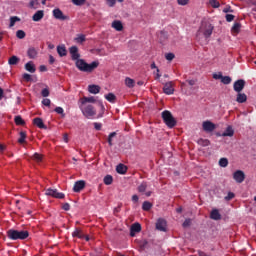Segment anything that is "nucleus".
<instances>
[{
	"label": "nucleus",
	"mask_w": 256,
	"mask_h": 256,
	"mask_svg": "<svg viewBox=\"0 0 256 256\" xmlns=\"http://www.w3.org/2000/svg\"><path fill=\"white\" fill-rule=\"evenodd\" d=\"M101 127H103L101 123H98V122L94 123V129H96V131H101Z\"/></svg>",
	"instance_id": "60"
},
{
	"label": "nucleus",
	"mask_w": 256,
	"mask_h": 256,
	"mask_svg": "<svg viewBox=\"0 0 256 256\" xmlns=\"http://www.w3.org/2000/svg\"><path fill=\"white\" fill-rule=\"evenodd\" d=\"M163 91L165 95H173L175 93V88L173 87V82H167L164 84Z\"/></svg>",
	"instance_id": "11"
},
{
	"label": "nucleus",
	"mask_w": 256,
	"mask_h": 256,
	"mask_svg": "<svg viewBox=\"0 0 256 256\" xmlns=\"http://www.w3.org/2000/svg\"><path fill=\"white\" fill-rule=\"evenodd\" d=\"M210 217L214 221H219V219H221V214L219 213L218 209H213L210 213Z\"/></svg>",
	"instance_id": "24"
},
{
	"label": "nucleus",
	"mask_w": 256,
	"mask_h": 256,
	"mask_svg": "<svg viewBox=\"0 0 256 256\" xmlns=\"http://www.w3.org/2000/svg\"><path fill=\"white\" fill-rule=\"evenodd\" d=\"M89 93H92V95H97L101 91V87L99 85H89L88 86Z\"/></svg>",
	"instance_id": "20"
},
{
	"label": "nucleus",
	"mask_w": 256,
	"mask_h": 256,
	"mask_svg": "<svg viewBox=\"0 0 256 256\" xmlns=\"http://www.w3.org/2000/svg\"><path fill=\"white\" fill-rule=\"evenodd\" d=\"M198 145H201V147H209V145H211V141H209V139H203L200 138L197 141Z\"/></svg>",
	"instance_id": "28"
},
{
	"label": "nucleus",
	"mask_w": 256,
	"mask_h": 256,
	"mask_svg": "<svg viewBox=\"0 0 256 256\" xmlns=\"http://www.w3.org/2000/svg\"><path fill=\"white\" fill-rule=\"evenodd\" d=\"M33 124L36 125L39 129H47V126H45V123H43V119L40 117L33 119Z\"/></svg>",
	"instance_id": "19"
},
{
	"label": "nucleus",
	"mask_w": 256,
	"mask_h": 256,
	"mask_svg": "<svg viewBox=\"0 0 256 256\" xmlns=\"http://www.w3.org/2000/svg\"><path fill=\"white\" fill-rule=\"evenodd\" d=\"M116 172L119 173V175H125V173H127V166L124 164H118L116 167Z\"/></svg>",
	"instance_id": "25"
},
{
	"label": "nucleus",
	"mask_w": 256,
	"mask_h": 256,
	"mask_svg": "<svg viewBox=\"0 0 256 256\" xmlns=\"http://www.w3.org/2000/svg\"><path fill=\"white\" fill-rule=\"evenodd\" d=\"M233 19H235V15H233V14H226V21L228 23H231V21H233Z\"/></svg>",
	"instance_id": "53"
},
{
	"label": "nucleus",
	"mask_w": 256,
	"mask_h": 256,
	"mask_svg": "<svg viewBox=\"0 0 256 256\" xmlns=\"http://www.w3.org/2000/svg\"><path fill=\"white\" fill-rule=\"evenodd\" d=\"M104 97L106 101H109V103H115V101H117V96L113 93H108Z\"/></svg>",
	"instance_id": "27"
},
{
	"label": "nucleus",
	"mask_w": 256,
	"mask_h": 256,
	"mask_svg": "<svg viewBox=\"0 0 256 256\" xmlns=\"http://www.w3.org/2000/svg\"><path fill=\"white\" fill-rule=\"evenodd\" d=\"M62 209H63L64 211H69V210L71 209V205H70L69 203H64V204L62 205Z\"/></svg>",
	"instance_id": "59"
},
{
	"label": "nucleus",
	"mask_w": 256,
	"mask_h": 256,
	"mask_svg": "<svg viewBox=\"0 0 256 256\" xmlns=\"http://www.w3.org/2000/svg\"><path fill=\"white\" fill-rule=\"evenodd\" d=\"M99 105H100V109H101L102 113H101V114H99V116H98V117H103V113L105 112V106L103 105V103H102V102H100V103H99Z\"/></svg>",
	"instance_id": "62"
},
{
	"label": "nucleus",
	"mask_w": 256,
	"mask_h": 256,
	"mask_svg": "<svg viewBox=\"0 0 256 256\" xmlns=\"http://www.w3.org/2000/svg\"><path fill=\"white\" fill-rule=\"evenodd\" d=\"M32 159L34 161H36L37 163H41V161L43 160V156H41V154L39 153H35L33 156H32Z\"/></svg>",
	"instance_id": "46"
},
{
	"label": "nucleus",
	"mask_w": 256,
	"mask_h": 256,
	"mask_svg": "<svg viewBox=\"0 0 256 256\" xmlns=\"http://www.w3.org/2000/svg\"><path fill=\"white\" fill-rule=\"evenodd\" d=\"M9 65H17L19 63V57L17 56H12L8 60Z\"/></svg>",
	"instance_id": "38"
},
{
	"label": "nucleus",
	"mask_w": 256,
	"mask_h": 256,
	"mask_svg": "<svg viewBox=\"0 0 256 256\" xmlns=\"http://www.w3.org/2000/svg\"><path fill=\"white\" fill-rule=\"evenodd\" d=\"M27 55H28L29 59H37V55H39V52L37 51V49L35 47H30L27 50Z\"/></svg>",
	"instance_id": "16"
},
{
	"label": "nucleus",
	"mask_w": 256,
	"mask_h": 256,
	"mask_svg": "<svg viewBox=\"0 0 256 256\" xmlns=\"http://www.w3.org/2000/svg\"><path fill=\"white\" fill-rule=\"evenodd\" d=\"M43 17H45V11L43 10H38L33 16H32V20L35 22H39L41 21V19H43Z\"/></svg>",
	"instance_id": "18"
},
{
	"label": "nucleus",
	"mask_w": 256,
	"mask_h": 256,
	"mask_svg": "<svg viewBox=\"0 0 256 256\" xmlns=\"http://www.w3.org/2000/svg\"><path fill=\"white\" fill-rule=\"evenodd\" d=\"M19 21H21V18H19L18 16H12V17H10V25H9V27L11 28V27H15V24L17 23V22H19Z\"/></svg>",
	"instance_id": "33"
},
{
	"label": "nucleus",
	"mask_w": 256,
	"mask_h": 256,
	"mask_svg": "<svg viewBox=\"0 0 256 256\" xmlns=\"http://www.w3.org/2000/svg\"><path fill=\"white\" fill-rule=\"evenodd\" d=\"M23 79H24V81H26L27 83H29V81H31V75H30V74H27V73H24V74H23Z\"/></svg>",
	"instance_id": "56"
},
{
	"label": "nucleus",
	"mask_w": 256,
	"mask_h": 256,
	"mask_svg": "<svg viewBox=\"0 0 256 256\" xmlns=\"http://www.w3.org/2000/svg\"><path fill=\"white\" fill-rule=\"evenodd\" d=\"M41 95H42V97H49V89L44 88V89L41 91Z\"/></svg>",
	"instance_id": "55"
},
{
	"label": "nucleus",
	"mask_w": 256,
	"mask_h": 256,
	"mask_svg": "<svg viewBox=\"0 0 256 256\" xmlns=\"http://www.w3.org/2000/svg\"><path fill=\"white\" fill-rule=\"evenodd\" d=\"M25 139H27V133H25L24 131H21L20 138L18 139V143H20V145H23V143H25Z\"/></svg>",
	"instance_id": "36"
},
{
	"label": "nucleus",
	"mask_w": 256,
	"mask_h": 256,
	"mask_svg": "<svg viewBox=\"0 0 256 256\" xmlns=\"http://www.w3.org/2000/svg\"><path fill=\"white\" fill-rule=\"evenodd\" d=\"M55 113H57L58 115H62V117H65V110H63L62 107H56L54 109Z\"/></svg>",
	"instance_id": "47"
},
{
	"label": "nucleus",
	"mask_w": 256,
	"mask_h": 256,
	"mask_svg": "<svg viewBox=\"0 0 256 256\" xmlns=\"http://www.w3.org/2000/svg\"><path fill=\"white\" fill-rule=\"evenodd\" d=\"M42 105H44L45 107H51V100L49 98L43 99Z\"/></svg>",
	"instance_id": "51"
},
{
	"label": "nucleus",
	"mask_w": 256,
	"mask_h": 256,
	"mask_svg": "<svg viewBox=\"0 0 256 256\" xmlns=\"http://www.w3.org/2000/svg\"><path fill=\"white\" fill-rule=\"evenodd\" d=\"M233 179L236 181V183H243L245 181V172L237 170L233 174Z\"/></svg>",
	"instance_id": "10"
},
{
	"label": "nucleus",
	"mask_w": 256,
	"mask_h": 256,
	"mask_svg": "<svg viewBox=\"0 0 256 256\" xmlns=\"http://www.w3.org/2000/svg\"><path fill=\"white\" fill-rule=\"evenodd\" d=\"M95 97H83L82 98V105H85V103H95Z\"/></svg>",
	"instance_id": "35"
},
{
	"label": "nucleus",
	"mask_w": 256,
	"mask_h": 256,
	"mask_svg": "<svg viewBox=\"0 0 256 256\" xmlns=\"http://www.w3.org/2000/svg\"><path fill=\"white\" fill-rule=\"evenodd\" d=\"M75 65L77 69H79V71H82L83 73H93V70L99 67V61H93L89 64L86 63L84 59H80L75 62Z\"/></svg>",
	"instance_id": "1"
},
{
	"label": "nucleus",
	"mask_w": 256,
	"mask_h": 256,
	"mask_svg": "<svg viewBox=\"0 0 256 256\" xmlns=\"http://www.w3.org/2000/svg\"><path fill=\"white\" fill-rule=\"evenodd\" d=\"M112 27L116 31H123V23H121V21H119V20L113 21Z\"/></svg>",
	"instance_id": "26"
},
{
	"label": "nucleus",
	"mask_w": 256,
	"mask_h": 256,
	"mask_svg": "<svg viewBox=\"0 0 256 256\" xmlns=\"http://www.w3.org/2000/svg\"><path fill=\"white\" fill-rule=\"evenodd\" d=\"M236 103H247V94L243 92H237Z\"/></svg>",
	"instance_id": "17"
},
{
	"label": "nucleus",
	"mask_w": 256,
	"mask_h": 256,
	"mask_svg": "<svg viewBox=\"0 0 256 256\" xmlns=\"http://www.w3.org/2000/svg\"><path fill=\"white\" fill-rule=\"evenodd\" d=\"M232 79L230 76H222V80L221 83H223V85H230Z\"/></svg>",
	"instance_id": "42"
},
{
	"label": "nucleus",
	"mask_w": 256,
	"mask_h": 256,
	"mask_svg": "<svg viewBox=\"0 0 256 256\" xmlns=\"http://www.w3.org/2000/svg\"><path fill=\"white\" fill-rule=\"evenodd\" d=\"M72 237H77L78 239H83V232H81V230H79V229H76L72 233Z\"/></svg>",
	"instance_id": "41"
},
{
	"label": "nucleus",
	"mask_w": 256,
	"mask_h": 256,
	"mask_svg": "<svg viewBox=\"0 0 256 256\" xmlns=\"http://www.w3.org/2000/svg\"><path fill=\"white\" fill-rule=\"evenodd\" d=\"M104 183H105L106 185H111V184L113 183V176H111V175H106V176L104 177Z\"/></svg>",
	"instance_id": "44"
},
{
	"label": "nucleus",
	"mask_w": 256,
	"mask_h": 256,
	"mask_svg": "<svg viewBox=\"0 0 256 256\" xmlns=\"http://www.w3.org/2000/svg\"><path fill=\"white\" fill-rule=\"evenodd\" d=\"M209 3L211 5V7H213L214 9H219V7H220L219 1H217V0H210Z\"/></svg>",
	"instance_id": "49"
},
{
	"label": "nucleus",
	"mask_w": 256,
	"mask_h": 256,
	"mask_svg": "<svg viewBox=\"0 0 256 256\" xmlns=\"http://www.w3.org/2000/svg\"><path fill=\"white\" fill-rule=\"evenodd\" d=\"M227 165H229V160L227 158H221L219 160L220 167H227Z\"/></svg>",
	"instance_id": "45"
},
{
	"label": "nucleus",
	"mask_w": 256,
	"mask_h": 256,
	"mask_svg": "<svg viewBox=\"0 0 256 256\" xmlns=\"http://www.w3.org/2000/svg\"><path fill=\"white\" fill-rule=\"evenodd\" d=\"M14 123H16V125H25V120H23L21 116H15Z\"/></svg>",
	"instance_id": "40"
},
{
	"label": "nucleus",
	"mask_w": 256,
	"mask_h": 256,
	"mask_svg": "<svg viewBox=\"0 0 256 256\" xmlns=\"http://www.w3.org/2000/svg\"><path fill=\"white\" fill-rule=\"evenodd\" d=\"M72 3L74 5H83L85 3V0H72Z\"/></svg>",
	"instance_id": "57"
},
{
	"label": "nucleus",
	"mask_w": 256,
	"mask_h": 256,
	"mask_svg": "<svg viewBox=\"0 0 256 256\" xmlns=\"http://www.w3.org/2000/svg\"><path fill=\"white\" fill-rule=\"evenodd\" d=\"M156 229L158 231H167V221H165V219L163 218H159L156 222Z\"/></svg>",
	"instance_id": "12"
},
{
	"label": "nucleus",
	"mask_w": 256,
	"mask_h": 256,
	"mask_svg": "<svg viewBox=\"0 0 256 256\" xmlns=\"http://www.w3.org/2000/svg\"><path fill=\"white\" fill-rule=\"evenodd\" d=\"M86 40L84 34H78L77 37L74 38V41L79 44L85 43Z\"/></svg>",
	"instance_id": "30"
},
{
	"label": "nucleus",
	"mask_w": 256,
	"mask_h": 256,
	"mask_svg": "<svg viewBox=\"0 0 256 256\" xmlns=\"http://www.w3.org/2000/svg\"><path fill=\"white\" fill-rule=\"evenodd\" d=\"M25 70L28 71V73H35V71H37L33 61H29L25 64Z\"/></svg>",
	"instance_id": "21"
},
{
	"label": "nucleus",
	"mask_w": 256,
	"mask_h": 256,
	"mask_svg": "<svg viewBox=\"0 0 256 256\" xmlns=\"http://www.w3.org/2000/svg\"><path fill=\"white\" fill-rule=\"evenodd\" d=\"M213 79L219 80L223 79V74L221 72L213 74Z\"/></svg>",
	"instance_id": "54"
},
{
	"label": "nucleus",
	"mask_w": 256,
	"mask_h": 256,
	"mask_svg": "<svg viewBox=\"0 0 256 256\" xmlns=\"http://www.w3.org/2000/svg\"><path fill=\"white\" fill-rule=\"evenodd\" d=\"M233 135H235V130H233V127L231 126H228L222 133V137H233Z\"/></svg>",
	"instance_id": "23"
},
{
	"label": "nucleus",
	"mask_w": 256,
	"mask_h": 256,
	"mask_svg": "<svg viewBox=\"0 0 256 256\" xmlns=\"http://www.w3.org/2000/svg\"><path fill=\"white\" fill-rule=\"evenodd\" d=\"M178 5L185 6L189 3V0H177Z\"/></svg>",
	"instance_id": "61"
},
{
	"label": "nucleus",
	"mask_w": 256,
	"mask_h": 256,
	"mask_svg": "<svg viewBox=\"0 0 256 256\" xmlns=\"http://www.w3.org/2000/svg\"><path fill=\"white\" fill-rule=\"evenodd\" d=\"M28 7L30 9H39V0L30 1Z\"/></svg>",
	"instance_id": "34"
},
{
	"label": "nucleus",
	"mask_w": 256,
	"mask_h": 256,
	"mask_svg": "<svg viewBox=\"0 0 256 256\" xmlns=\"http://www.w3.org/2000/svg\"><path fill=\"white\" fill-rule=\"evenodd\" d=\"M202 129L203 131H205L206 133H213V131L215 129H217V126L215 125V123L206 120L202 123Z\"/></svg>",
	"instance_id": "6"
},
{
	"label": "nucleus",
	"mask_w": 256,
	"mask_h": 256,
	"mask_svg": "<svg viewBox=\"0 0 256 256\" xmlns=\"http://www.w3.org/2000/svg\"><path fill=\"white\" fill-rule=\"evenodd\" d=\"M233 89L236 93H241L245 89V80L239 79L234 82Z\"/></svg>",
	"instance_id": "9"
},
{
	"label": "nucleus",
	"mask_w": 256,
	"mask_h": 256,
	"mask_svg": "<svg viewBox=\"0 0 256 256\" xmlns=\"http://www.w3.org/2000/svg\"><path fill=\"white\" fill-rule=\"evenodd\" d=\"M143 211H151L153 209V204L149 201H144L142 204Z\"/></svg>",
	"instance_id": "29"
},
{
	"label": "nucleus",
	"mask_w": 256,
	"mask_h": 256,
	"mask_svg": "<svg viewBox=\"0 0 256 256\" xmlns=\"http://www.w3.org/2000/svg\"><path fill=\"white\" fill-rule=\"evenodd\" d=\"M49 63L50 65H53V63H55V57H53V55L49 56Z\"/></svg>",
	"instance_id": "63"
},
{
	"label": "nucleus",
	"mask_w": 256,
	"mask_h": 256,
	"mask_svg": "<svg viewBox=\"0 0 256 256\" xmlns=\"http://www.w3.org/2000/svg\"><path fill=\"white\" fill-rule=\"evenodd\" d=\"M138 191H139V193H145V191H147V182H142L138 186Z\"/></svg>",
	"instance_id": "39"
},
{
	"label": "nucleus",
	"mask_w": 256,
	"mask_h": 256,
	"mask_svg": "<svg viewBox=\"0 0 256 256\" xmlns=\"http://www.w3.org/2000/svg\"><path fill=\"white\" fill-rule=\"evenodd\" d=\"M85 189V181L79 180L74 183L73 191L74 193H81Z\"/></svg>",
	"instance_id": "14"
},
{
	"label": "nucleus",
	"mask_w": 256,
	"mask_h": 256,
	"mask_svg": "<svg viewBox=\"0 0 256 256\" xmlns=\"http://www.w3.org/2000/svg\"><path fill=\"white\" fill-rule=\"evenodd\" d=\"M117 137V132H112L108 136V144L110 147H113V138Z\"/></svg>",
	"instance_id": "37"
},
{
	"label": "nucleus",
	"mask_w": 256,
	"mask_h": 256,
	"mask_svg": "<svg viewBox=\"0 0 256 256\" xmlns=\"http://www.w3.org/2000/svg\"><path fill=\"white\" fill-rule=\"evenodd\" d=\"M162 119L169 129H173V127L177 125V120H175V117H173V114H171V111L169 110H164L162 112Z\"/></svg>",
	"instance_id": "4"
},
{
	"label": "nucleus",
	"mask_w": 256,
	"mask_h": 256,
	"mask_svg": "<svg viewBox=\"0 0 256 256\" xmlns=\"http://www.w3.org/2000/svg\"><path fill=\"white\" fill-rule=\"evenodd\" d=\"M57 53L59 57H67V48L65 45L57 46Z\"/></svg>",
	"instance_id": "22"
},
{
	"label": "nucleus",
	"mask_w": 256,
	"mask_h": 256,
	"mask_svg": "<svg viewBox=\"0 0 256 256\" xmlns=\"http://www.w3.org/2000/svg\"><path fill=\"white\" fill-rule=\"evenodd\" d=\"M123 3L125 0H106V3L109 7H115V3Z\"/></svg>",
	"instance_id": "43"
},
{
	"label": "nucleus",
	"mask_w": 256,
	"mask_h": 256,
	"mask_svg": "<svg viewBox=\"0 0 256 256\" xmlns=\"http://www.w3.org/2000/svg\"><path fill=\"white\" fill-rule=\"evenodd\" d=\"M25 31H23V30H18L17 32H16V37L18 38V39H25Z\"/></svg>",
	"instance_id": "48"
},
{
	"label": "nucleus",
	"mask_w": 256,
	"mask_h": 256,
	"mask_svg": "<svg viewBox=\"0 0 256 256\" xmlns=\"http://www.w3.org/2000/svg\"><path fill=\"white\" fill-rule=\"evenodd\" d=\"M7 237L12 241H17L19 239L23 241L27 239V237H29V231L27 230L19 231V230L10 229L7 231Z\"/></svg>",
	"instance_id": "3"
},
{
	"label": "nucleus",
	"mask_w": 256,
	"mask_h": 256,
	"mask_svg": "<svg viewBox=\"0 0 256 256\" xmlns=\"http://www.w3.org/2000/svg\"><path fill=\"white\" fill-rule=\"evenodd\" d=\"M125 85H126V87H129V89H133V87H135V80L127 77L125 79Z\"/></svg>",
	"instance_id": "31"
},
{
	"label": "nucleus",
	"mask_w": 256,
	"mask_h": 256,
	"mask_svg": "<svg viewBox=\"0 0 256 256\" xmlns=\"http://www.w3.org/2000/svg\"><path fill=\"white\" fill-rule=\"evenodd\" d=\"M235 198V193L229 192L227 196H225V201H231V199Z\"/></svg>",
	"instance_id": "52"
},
{
	"label": "nucleus",
	"mask_w": 256,
	"mask_h": 256,
	"mask_svg": "<svg viewBox=\"0 0 256 256\" xmlns=\"http://www.w3.org/2000/svg\"><path fill=\"white\" fill-rule=\"evenodd\" d=\"M82 113L87 117V119H91V117H95L97 112L93 105H88L82 109Z\"/></svg>",
	"instance_id": "7"
},
{
	"label": "nucleus",
	"mask_w": 256,
	"mask_h": 256,
	"mask_svg": "<svg viewBox=\"0 0 256 256\" xmlns=\"http://www.w3.org/2000/svg\"><path fill=\"white\" fill-rule=\"evenodd\" d=\"M39 69H40L41 73H44L45 71H47V66L41 65Z\"/></svg>",
	"instance_id": "64"
},
{
	"label": "nucleus",
	"mask_w": 256,
	"mask_h": 256,
	"mask_svg": "<svg viewBox=\"0 0 256 256\" xmlns=\"http://www.w3.org/2000/svg\"><path fill=\"white\" fill-rule=\"evenodd\" d=\"M69 53L71 55L72 61H79L81 54H79V48L77 46H72L69 48Z\"/></svg>",
	"instance_id": "8"
},
{
	"label": "nucleus",
	"mask_w": 256,
	"mask_h": 256,
	"mask_svg": "<svg viewBox=\"0 0 256 256\" xmlns=\"http://www.w3.org/2000/svg\"><path fill=\"white\" fill-rule=\"evenodd\" d=\"M213 29H215V27L212 26L210 22L202 21L197 32V37H201V35H203L204 39H209V37L213 35Z\"/></svg>",
	"instance_id": "2"
},
{
	"label": "nucleus",
	"mask_w": 256,
	"mask_h": 256,
	"mask_svg": "<svg viewBox=\"0 0 256 256\" xmlns=\"http://www.w3.org/2000/svg\"><path fill=\"white\" fill-rule=\"evenodd\" d=\"M239 31H241V23L235 22L234 25L232 26L231 32L239 33Z\"/></svg>",
	"instance_id": "32"
},
{
	"label": "nucleus",
	"mask_w": 256,
	"mask_h": 256,
	"mask_svg": "<svg viewBox=\"0 0 256 256\" xmlns=\"http://www.w3.org/2000/svg\"><path fill=\"white\" fill-rule=\"evenodd\" d=\"M137 233H141V224L134 223L130 228V237H135Z\"/></svg>",
	"instance_id": "15"
},
{
	"label": "nucleus",
	"mask_w": 256,
	"mask_h": 256,
	"mask_svg": "<svg viewBox=\"0 0 256 256\" xmlns=\"http://www.w3.org/2000/svg\"><path fill=\"white\" fill-rule=\"evenodd\" d=\"M165 59H166L167 61H173V60L175 59V54H173V53H167V54H165Z\"/></svg>",
	"instance_id": "50"
},
{
	"label": "nucleus",
	"mask_w": 256,
	"mask_h": 256,
	"mask_svg": "<svg viewBox=\"0 0 256 256\" xmlns=\"http://www.w3.org/2000/svg\"><path fill=\"white\" fill-rule=\"evenodd\" d=\"M53 17H55V19H58L59 21H67L68 17L63 15V11H61V9L56 8L53 10Z\"/></svg>",
	"instance_id": "13"
},
{
	"label": "nucleus",
	"mask_w": 256,
	"mask_h": 256,
	"mask_svg": "<svg viewBox=\"0 0 256 256\" xmlns=\"http://www.w3.org/2000/svg\"><path fill=\"white\" fill-rule=\"evenodd\" d=\"M45 195L48 197H54V199H65V194L62 192H58L57 189L48 188L45 191Z\"/></svg>",
	"instance_id": "5"
},
{
	"label": "nucleus",
	"mask_w": 256,
	"mask_h": 256,
	"mask_svg": "<svg viewBox=\"0 0 256 256\" xmlns=\"http://www.w3.org/2000/svg\"><path fill=\"white\" fill-rule=\"evenodd\" d=\"M190 226H191V219H186L182 224V227H190Z\"/></svg>",
	"instance_id": "58"
}]
</instances>
